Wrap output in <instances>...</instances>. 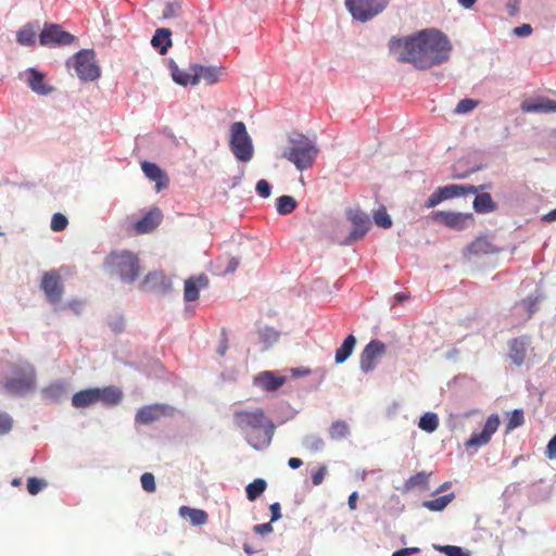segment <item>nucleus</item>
Returning a JSON list of instances; mask_svg holds the SVG:
<instances>
[{"mask_svg": "<svg viewBox=\"0 0 556 556\" xmlns=\"http://www.w3.org/2000/svg\"><path fill=\"white\" fill-rule=\"evenodd\" d=\"M303 462L300 459V458H296V457H291L289 460H288V465L290 468L292 469H298L302 466Z\"/></svg>", "mask_w": 556, "mask_h": 556, "instance_id": "338daca9", "label": "nucleus"}, {"mask_svg": "<svg viewBox=\"0 0 556 556\" xmlns=\"http://www.w3.org/2000/svg\"><path fill=\"white\" fill-rule=\"evenodd\" d=\"M357 492H353L348 500V505L351 510L356 509Z\"/></svg>", "mask_w": 556, "mask_h": 556, "instance_id": "69168bd1", "label": "nucleus"}, {"mask_svg": "<svg viewBox=\"0 0 556 556\" xmlns=\"http://www.w3.org/2000/svg\"><path fill=\"white\" fill-rule=\"evenodd\" d=\"M521 109L523 112H556V101L548 98H539L532 102H523Z\"/></svg>", "mask_w": 556, "mask_h": 556, "instance_id": "393cba45", "label": "nucleus"}, {"mask_svg": "<svg viewBox=\"0 0 556 556\" xmlns=\"http://www.w3.org/2000/svg\"><path fill=\"white\" fill-rule=\"evenodd\" d=\"M230 150L241 162H249L253 157V146L245 125L242 122H235L230 127Z\"/></svg>", "mask_w": 556, "mask_h": 556, "instance_id": "423d86ee", "label": "nucleus"}, {"mask_svg": "<svg viewBox=\"0 0 556 556\" xmlns=\"http://www.w3.org/2000/svg\"><path fill=\"white\" fill-rule=\"evenodd\" d=\"M477 213L485 214L496 210V203L488 192L478 193L472 203Z\"/></svg>", "mask_w": 556, "mask_h": 556, "instance_id": "cd10ccee", "label": "nucleus"}, {"mask_svg": "<svg viewBox=\"0 0 556 556\" xmlns=\"http://www.w3.org/2000/svg\"><path fill=\"white\" fill-rule=\"evenodd\" d=\"M179 515L185 518H189L193 526H201L207 522L208 516L203 509L191 508L188 506H181L179 508Z\"/></svg>", "mask_w": 556, "mask_h": 556, "instance_id": "c85d7f7f", "label": "nucleus"}, {"mask_svg": "<svg viewBox=\"0 0 556 556\" xmlns=\"http://www.w3.org/2000/svg\"><path fill=\"white\" fill-rule=\"evenodd\" d=\"M141 169L150 180L155 181L157 191L168 186L167 175L155 163L144 161L141 163Z\"/></svg>", "mask_w": 556, "mask_h": 556, "instance_id": "6ab92c4d", "label": "nucleus"}, {"mask_svg": "<svg viewBox=\"0 0 556 556\" xmlns=\"http://www.w3.org/2000/svg\"><path fill=\"white\" fill-rule=\"evenodd\" d=\"M454 500V493L425 501L422 506L431 511H442Z\"/></svg>", "mask_w": 556, "mask_h": 556, "instance_id": "f704fd0d", "label": "nucleus"}, {"mask_svg": "<svg viewBox=\"0 0 556 556\" xmlns=\"http://www.w3.org/2000/svg\"><path fill=\"white\" fill-rule=\"evenodd\" d=\"M10 376L3 387L12 395H23L33 391L36 387V370L28 362L11 363Z\"/></svg>", "mask_w": 556, "mask_h": 556, "instance_id": "39448f33", "label": "nucleus"}, {"mask_svg": "<svg viewBox=\"0 0 556 556\" xmlns=\"http://www.w3.org/2000/svg\"><path fill=\"white\" fill-rule=\"evenodd\" d=\"M302 445L309 453L314 454V453L320 452L324 448L325 443H324V440L319 435L307 434L303 439Z\"/></svg>", "mask_w": 556, "mask_h": 556, "instance_id": "ea45409f", "label": "nucleus"}, {"mask_svg": "<svg viewBox=\"0 0 556 556\" xmlns=\"http://www.w3.org/2000/svg\"><path fill=\"white\" fill-rule=\"evenodd\" d=\"M271 518L270 522H275L281 518V508L279 503H274L269 506Z\"/></svg>", "mask_w": 556, "mask_h": 556, "instance_id": "680f3d73", "label": "nucleus"}, {"mask_svg": "<svg viewBox=\"0 0 556 556\" xmlns=\"http://www.w3.org/2000/svg\"><path fill=\"white\" fill-rule=\"evenodd\" d=\"M17 42L23 46H30L35 43L36 40V31L33 26L26 25L22 29L17 31L16 35Z\"/></svg>", "mask_w": 556, "mask_h": 556, "instance_id": "a19ab883", "label": "nucleus"}, {"mask_svg": "<svg viewBox=\"0 0 556 556\" xmlns=\"http://www.w3.org/2000/svg\"><path fill=\"white\" fill-rule=\"evenodd\" d=\"M480 189H482V186L476 187L471 185H447L444 187H439L438 191L441 193L443 200H450L457 197L466 195V194H475Z\"/></svg>", "mask_w": 556, "mask_h": 556, "instance_id": "412c9836", "label": "nucleus"}, {"mask_svg": "<svg viewBox=\"0 0 556 556\" xmlns=\"http://www.w3.org/2000/svg\"><path fill=\"white\" fill-rule=\"evenodd\" d=\"M104 266L110 270L111 275H116L124 282H134L141 270L140 262L132 252L123 250L110 253Z\"/></svg>", "mask_w": 556, "mask_h": 556, "instance_id": "20e7f679", "label": "nucleus"}, {"mask_svg": "<svg viewBox=\"0 0 556 556\" xmlns=\"http://www.w3.org/2000/svg\"><path fill=\"white\" fill-rule=\"evenodd\" d=\"M99 388H90L76 392L72 397V405L76 408H86L98 403Z\"/></svg>", "mask_w": 556, "mask_h": 556, "instance_id": "5701e85b", "label": "nucleus"}, {"mask_svg": "<svg viewBox=\"0 0 556 556\" xmlns=\"http://www.w3.org/2000/svg\"><path fill=\"white\" fill-rule=\"evenodd\" d=\"M40 288L48 302L55 304L61 301L63 295V285L61 276L55 270H50L42 275Z\"/></svg>", "mask_w": 556, "mask_h": 556, "instance_id": "ddd939ff", "label": "nucleus"}, {"mask_svg": "<svg viewBox=\"0 0 556 556\" xmlns=\"http://www.w3.org/2000/svg\"><path fill=\"white\" fill-rule=\"evenodd\" d=\"M170 30L168 28H159L152 37V46L159 50L161 54H165L172 46Z\"/></svg>", "mask_w": 556, "mask_h": 556, "instance_id": "bb28decb", "label": "nucleus"}, {"mask_svg": "<svg viewBox=\"0 0 556 556\" xmlns=\"http://www.w3.org/2000/svg\"><path fill=\"white\" fill-rule=\"evenodd\" d=\"M208 285V278L205 275H199L197 277H190L185 281L184 299L187 302H192L199 299L201 288H205Z\"/></svg>", "mask_w": 556, "mask_h": 556, "instance_id": "aec40b11", "label": "nucleus"}, {"mask_svg": "<svg viewBox=\"0 0 556 556\" xmlns=\"http://www.w3.org/2000/svg\"><path fill=\"white\" fill-rule=\"evenodd\" d=\"M479 104V101L473 99H463L458 102V104L455 108V113L457 114H466L471 112L477 105Z\"/></svg>", "mask_w": 556, "mask_h": 556, "instance_id": "de8ad7c7", "label": "nucleus"}, {"mask_svg": "<svg viewBox=\"0 0 556 556\" xmlns=\"http://www.w3.org/2000/svg\"><path fill=\"white\" fill-rule=\"evenodd\" d=\"M428 482V476L425 472H418L412 476L408 480L409 486L426 485Z\"/></svg>", "mask_w": 556, "mask_h": 556, "instance_id": "864d4df0", "label": "nucleus"}, {"mask_svg": "<svg viewBox=\"0 0 556 556\" xmlns=\"http://www.w3.org/2000/svg\"><path fill=\"white\" fill-rule=\"evenodd\" d=\"M420 549L418 547H406L399 549L392 554V556H410L414 554H418Z\"/></svg>", "mask_w": 556, "mask_h": 556, "instance_id": "e2e57ef3", "label": "nucleus"}, {"mask_svg": "<svg viewBox=\"0 0 556 556\" xmlns=\"http://www.w3.org/2000/svg\"><path fill=\"white\" fill-rule=\"evenodd\" d=\"M74 68L83 81H93L100 77L101 71L92 50H81L75 54Z\"/></svg>", "mask_w": 556, "mask_h": 556, "instance_id": "6e6552de", "label": "nucleus"}, {"mask_svg": "<svg viewBox=\"0 0 556 556\" xmlns=\"http://www.w3.org/2000/svg\"><path fill=\"white\" fill-rule=\"evenodd\" d=\"M327 473V467L325 465L320 466L313 475L312 482L314 485H319L323 483L325 476Z\"/></svg>", "mask_w": 556, "mask_h": 556, "instance_id": "6e6d98bb", "label": "nucleus"}, {"mask_svg": "<svg viewBox=\"0 0 556 556\" xmlns=\"http://www.w3.org/2000/svg\"><path fill=\"white\" fill-rule=\"evenodd\" d=\"M374 222L377 226L384 229L392 226V219L384 207H380L374 213Z\"/></svg>", "mask_w": 556, "mask_h": 556, "instance_id": "37998d69", "label": "nucleus"}, {"mask_svg": "<svg viewBox=\"0 0 556 556\" xmlns=\"http://www.w3.org/2000/svg\"><path fill=\"white\" fill-rule=\"evenodd\" d=\"M390 52L400 61L427 70L446 62L452 46L447 37L437 29L420 30L404 38H392Z\"/></svg>", "mask_w": 556, "mask_h": 556, "instance_id": "f257e3e1", "label": "nucleus"}, {"mask_svg": "<svg viewBox=\"0 0 556 556\" xmlns=\"http://www.w3.org/2000/svg\"><path fill=\"white\" fill-rule=\"evenodd\" d=\"M45 485L46 483L42 480L31 477L27 481V491L29 494L36 495L45 488Z\"/></svg>", "mask_w": 556, "mask_h": 556, "instance_id": "3c124183", "label": "nucleus"}, {"mask_svg": "<svg viewBox=\"0 0 556 556\" xmlns=\"http://www.w3.org/2000/svg\"><path fill=\"white\" fill-rule=\"evenodd\" d=\"M172 76L177 84L182 86L197 85L199 83V77L195 76V72L193 74H189L186 71L180 70L177 65L172 67Z\"/></svg>", "mask_w": 556, "mask_h": 556, "instance_id": "2f4dec72", "label": "nucleus"}, {"mask_svg": "<svg viewBox=\"0 0 556 556\" xmlns=\"http://www.w3.org/2000/svg\"><path fill=\"white\" fill-rule=\"evenodd\" d=\"M123 399V392L121 389L110 386L105 388H99L98 402L106 406H115Z\"/></svg>", "mask_w": 556, "mask_h": 556, "instance_id": "a878e982", "label": "nucleus"}, {"mask_svg": "<svg viewBox=\"0 0 556 556\" xmlns=\"http://www.w3.org/2000/svg\"><path fill=\"white\" fill-rule=\"evenodd\" d=\"M195 76L199 77V81L202 79L208 85H213L218 81L219 71L213 66H198L195 67Z\"/></svg>", "mask_w": 556, "mask_h": 556, "instance_id": "72a5a7b5", "label": "nucleus"}, {"mask_svg": "<svg viewBox=\"0 0 556 556\" xmlns=\"http://www.w3.org/2000/svg\"><path fill=\"white\" fill-rule=\"evenodd\" d=\"M165 413V407L162 405H147L141 407L136 414V422L148 425L157 420Z\"/></svg>", "mask_w": 556, "mask_h": 556, "instance_id": "b1692460", "label": "nucleus"}, {"mask_svg": "<svg viewBox=\"0 0 556 556\" xmlns=\"http://www.w3.org/2000/svg\"><path fill=\"white\" fill-rule=\"evenodd\" d=\"M431 218L447 228L462 230L473 220V215L471 213L435 211L432 212Z\"/></svg>", "mask_w": 556, "mask_h": 556, "instance_id": "f8f14e48", "label": "nucleus"}, {"mask_svg": "<svg viewBox=\"0 0 556 556\" xmlns=\"http://www.w3.org/2000/svg\"><path fill=\"white\" fill-rule=\"evenodd\" d=\"M443 200L441 193L438 191V189L428 198V200L425 203V207L432 208L440 204Z\"/></svg>", "mask_w": 556, "mask_h": 556, "instance_id": "4d7b16f0", "label": "nucleus"}, {"mask_svg": "<svg viewBox=\"0 0 556 556\" xmlns=\"http://www.w3.org/2000/svg\"><path fill=\"white\" fill-rule=\"evenodd\" d=\"M525 424V414L521 408L514 409L509 414L508 421L506 424V433L513 431L514 429L522 426Z\"/></svg>", "mask_w": 556, "mask_h": 556, "instance_id": "79ce46f5", "label": "nucleus"}, {"mask_svg": "<svg viewBox=\"0 0 556 556\" xmlns=\"http://www.w3.org/2000/svg\"><path fill=\"white\" fill-rule=\"evenodd\" d=\"M319 152L314 141L303 134L294 132L289 137L281 157L288 160L299 170L311 168Z\"/></svg>", "mask_w": 556, "mask_h": 556, "instance_id": "7ed1b4c3", "label": "nucleus"}, {"mask_svg": "<svg viewBox=\"0 0 556 556\" xmlns=\"http://www.w3.org/2000/svg\"><path fill=\"white\" fill-rule=\"evenodd\" d=\"M530 342L529 336L514 338L508 342V356L515 365L521 366L525 363Z\"/></svg>", "mask_w": 556, "mask_h": 556, "instance_id": "dca6fc26", "label": "nucleus"}, {"mask_svg": "<svg viewBox=\"0 0 556 556\" xmlns=\"http://www.w3.org/2000/svg\"><path fill=\"white\" fill-rule=\"evenodd\" d=\"M181 14V3L177 0L166 3L163 11V18L178 17Z\"/></svg>", "mask_w": 556, "mask_h": 556, "instance_id": "49530a36", "label": "nucleus"}, {"mask_svg": "<svg viewBox=\"0 0 556 556\" xmlns=\"http://www.w3.org/2000/svg\"><path fill=\"white\" fill-rule=\"evenodd\" d=\"M75 37L63 30L60 25L51 24L46 25L39 35V41L42 46L60 45L66 46L73 43Z\"/></svg>", "mask_w": 556, "mask_h": 556, "instance_id": "4468645a", "label": "nucleus"}, {"mask_svg": "<svg viewBox=\"0 0 556 556\" xmlns=\"http://www.w3.org/2000/svg\"><path fill=\"white\" fill-rule=\"evenodd\" d=\"M501 420L497 414H492L488 417L481 432H473L470 438L465 442L466 450L479 448L486 445L492 435L497 431Z\"/></svg>", "mask_w": 556, "mask_h": 556, "instance_id": "1a4fd4ad", "label": "nucleus"}, {"mask_svg": "<svg viewBox=\"0 0 556 556\" xmlns=\"http://www.w3.org/2000/svg\"><path fill=\"white\" fill-rule=\"evenodd\" d=\"M68 225V220L66 218L65 215H63L62 213H55L53 214L52 218H51V229L53 231H62L64 230Z\"/></svg>", "mask_w": 556, "mask_h": 556, "instance_id": "09e8293b", "label": "nucleus"}, {"mask_svg": "<svg viewBox=\"0 0 556 556\" xmlns=\"http://www.w3.org/2000/svg\"><path fill=\"white\" fill-rule=\"evenodd\" d=\"M477 0H458L459 4L466 9L471 8Z\"/></svg>", "mask_w": 556, "mask_h": 556, "instance_id": "774afa93", "label": "nucleus"}, {"mask_svg": "<svg viewBox=\"0 0 556 556\" xmlns=\"http://www.w3.org/2000/svg\"><path fill=\"white\" fill-rule=\"evenodd\" d=\"M418 427L426 432H433L439 427V418L434 413L424 414L418 422Z\"/></svg>", "mask_w": 556, "mask_h": 556, "instance_id": "58836bf2", "label": "nucleus"}, {"mask_svg": "<svg viewBox=\"0 0 556 556\" xmlns=\"http://www.w3.org/2000/svg\"><path fill=\"white\" fill-rule=\"evenodd\" d=\"M65 393V388L62 383H53L43 390L46 397L51 400H59Z\"/></svg>", "mask_w": 556, "mask_h": 556, "instance_id": "c03bdc74", "label": "nucleus"}, {"mask_svg": "<svg viewBox=\"0 0 556 556\" xmlns=\"http://www.w3.org/2000/svg\"><path fill=\"white\" fill-rule=\"evenodd\" d=\"M356 344V338L353 334H349L343 343L337 349L334 361L337 364L344 363L352 354Z\"/></svg>", "mask_w": 556, "mask_h": 556, "instance_id": "c756f323", "label": "nucleus"}, {"mask_svg": "<svg viewBox=\"0 0 556 556\" xmlns=\"http://www.w3.org/2000/svg\"><path fill=\"white\" fill-rule=\"evenodd\" d=\"M298 206L296 200L291 195H281L277 199L276 208L279 215L291 214Z\"/></svg>", "mask_w": 556, "mask_h": 556, "instance_id": "c9c22d12", "label": "nucleus"}, {"mask_svg": "<svg viewBox=\"0 0 556 556\" xmlns=\"http://www.w3.org/2000/svg\"><path fill=\"white\" fill-rule=\"evenodd\" d=\"M239 264H240L239 258L231 257V258L228 261V265H227V267H226L225 273H233V271L238 268Z\"/></svg>", "mask_w": 556, "mask_h": 556, "instance_id": "0e129e2a", "label": "nucleus"}, {"mask_svg": "<svg viewBox=\"0 0 556 556\" xmlns=\"http://www.w3.org/2000/svg\"><path fill=\"white\" fill-rule=\"evenodd\" d=\"M346 216L353 228L345 240V244H352L366 236L370 228V219L366 213L353 208L346 211Z\"/></svg>", "mask_w": 556, "mask_h": 556, "instance_id": "9d476101", "label": "nucleus"}, {"mask_svg": "<svg viewBox=\"0 0 556 556\" xmlns=\"http://www.w3.org/2000/svg\"><path fill=\"white\" fill-rule=\"evenodd\" d=\"M162 217L161 210L154 207L136 223L135 229L138 233H148L160 225Z\"/></svg>", "mask_w": 556, "mask_h": 556, "instance_id": "4be33fe9", "label": "nucleus"}, {"mask_svg": "<svg viewBox=\"0 0 556 556\" xmlns=\"http://www.w3.org/2000/svg\"><path fill=\"white\" fill-rule=\"evenodd\" d=\"M546 456L549 459L556 458V434L549 440L546 446Z\"/></svg>", "mask_w": 556, "mask_h": 556, "instance_id": "052dcab7", "label": "nucleus"}, {"mask_svg": "<svg viewBox=\"0 0 556 556\" xmlns=\"http://www.w3.org/2000/svg\"><path fill=\"white\" fill-rule=\"evenodd\" d=\"M386 353V344L379 340H371L363 350L359 358L361 369L364 372L371 371L378 358Z\"/></svg>", "mask_w": 556, "mask_h": 556, "instance_id": "2eb2a0df", "label": "nucleus"}, {"mask_svg": "<svg viewBox=\"0 0 556 556\" xmlns=\"http://www.w3.org/2000/svg\"><path fill=\"white\" fill-rule=\"evenodd\" d=\"M270 185L267 180L261 179L256 184V192L262 198H268L270 195Z\"/></svg>", "mask_w": 556, "mask_h": 556, "instance_id": "603ef678", "label": "nucleus"}, {"mask_svg": "<svg viewBox=\"0 0 556 556\" xmlns=\"http://www.w3.org/2000/svg\"><path fill=\"white\" fill-rule=\"evenodd\" d=\"M287 381V378L275 371H262L254 377V384L267 392L277 391Z\"/></svg>", "mask_w": 556, "mask_h": 556, "instance_id": "f3484780", "label": "nucleus"}, {"mask_svg": "<svg viewBox=\"0 0 556 556\" xmlns=\"http://www.w3.org/2000/svg\"><path fill=\"white\" fill-rule=\"evenodd\" d=\"M266 481L261 478L249 483L245 488L248 500L251 502L255 501L266 490Z\"/></svg>", "mask_w": 556, "mask_h": 556, "instance_id": "e433bc0d", "label": "nucleus"}, {"mask_svg": "<svg viewBox=\"0 0 556 556\" xmlns=\"http://www.w3.org/2000/svg\"><path fill=\"white\" fill-rule=\"evenodd\" d=\"M434 548L444 553L446 556H470L469 552L456 545H438L434 546Z\"/></svg>", "mask_w": 556, "mask_h": 556, "instance_id": "a18cd8bd", "label": "nucleus"}, {"mask_svg": "<svg viewBox=\"0 0 556 556\" xmlns=\"http://www.w3.org/2000/svg\"><path fill=\"white\" fill-rule=\"evenodd\" d=\"M468 251L471 254L482 255L495 253L497 250L485 237H480L468 245Z\"/></svg>", "mask_w": 556, "mask_h": 556, "instance_id": "7c9ffc66", "label": "nucleus"}, {"mask_svg": "<svg viewBox=\"0 0 556 556\" xmlns=\"http://www.w3.org/2000/svg\"><path fill=\"white\" fill-rule=\"evenodd\" d=\"M233 422L245 434L248 443L253 448L262 450L270 444L275 426L262 408L236 409Z\"/></svg>", "mask_w": 556, "mask_h": 556, "instance_id": "f03ea898", "label": "nucleus"}, {"mask_svg": "<svg viewBox=\"0 0 556 556\" xmlns=\"http://www.w3.org/2000/svg\"><path fill=\"white\" fill-rule=\"evenodd\" d=\"M141 485L146 492H154L156 489L154 476L151 472H144L141 478Z\"/></svg>", "mask_w": 556, "mask_h": 556, "instance_id": "8fccbe9b", "label": "nucleus"}, {"mask_svg": "<svg viewBox=\"0 0 556 556\" xmlns=\"http://www.w3.org/2000/svg\"><path fill=\"white\" fill-rule=\"evenodd\" d=\"M391 0H345V7L352 17L365 23L382 13Z\"/></svg>", "mask_w": 556, "mask_h": 556, "instance_id": "0eeeda50", "label": "nucleus"}, {"mask_svg": "<svg viewBox=\"0 0 556 556\" xmlns=\"http://www.w3.org/2000/svg\"><path fill=\"white\" fill-rule=\"evenodd\" d=\"M12 428V419L4 413H0V434L8 433Z\"/></svg>", "mask_w": 556, "mask_h": 556, "instance_id": "5fc2aeb1", "label": "nucleus"}, {"mask_svg": "<svg viewBox=\"0 0 556 556\" xmlns=\"http://www.w3.org/2000/svg\"><path fill=\"white\" fill-rule=\"evenodd\" d=\"M541 302V296H528L522 299L521 301L516 303V307H521L526 313V319L529 320L532 318L535 312L539 309V305Z\"/></svg>", "mask_w": 556, "mask_h": 556, "instance_id": "473e14b6", "label": "nucleus"}, {"mask_svg": "<svg viewBox=\"0 0 556 556\" xmlns=\"http://www.w3.org/2000/svg\"><path fill=\"white\" fill-rule=\"evenodd\" d=\"M513 31L519 37H527L531 35L532 27L530 24H522L521 26L515 27Z\"/></svg>", "mask_w": 556, "mask_h": 556, "instance_id": "bf43d9fd", "label": "nucleus"}, {"mask_svg": "<svg viewBox=\"0 0 556 556\" xmlns=\"http://www.w3.org/2000/svg\"><path fill=\"white\" fill-rule=\"evenodd\" d=\"M253 531L257 534L265 535L268 533H271L274 531V528L271 526V522L267 523H258L253 527Z\"/></svg>", "mask_w": 556, "mask_h": 556, "instance_id": "13d9d810", "label": "nucleus"}, {"mask_svg": "<svg viewBox=\"0 0 556 556\" xmlns=\"http://www.w3.org/2000/svg\"><path fill=\"white\" fill-rule=\"evenodd\" d=\"M350 433V427L344 420H337L329 428V435L332 440H342Z\"/></svg>", "mask_w": 556, "mask_h": 556, "instance_id": "4c0bfd02", "label": "nucleus"}, {"mask_svg": "<svg viewBox=\"0 0 556 556\" xmlns=\"http://www.w3.org/2000/svg\"><path fill=\"white\" fill-rule=\"evenodd\" d=\"M143 292L164 295L172 289V281L162 270L149 273L140 282Z\"/></svg>", "mask_w": 556, "mask_h": 556, "instance_id": "9b49d317", "label": "nucleus"}, {"mask_svg": "<svg viewBox=\"0 0 556 556\" xmlns=\"http://www.w3.org/2000/svg\"><path fill=\"white\" fill-rule=\"evenodd\" d=\"M27 85L28 87L40 96H48L51 93L54 88L52 86H49L45 81V74L41 72L35 70V68H28L27 72Z\"/></svg>", "mask_w": 556, "mask_h": 556, "instance_id": "a211bd4d", "label": "nucleus"}]
</instances>
